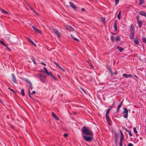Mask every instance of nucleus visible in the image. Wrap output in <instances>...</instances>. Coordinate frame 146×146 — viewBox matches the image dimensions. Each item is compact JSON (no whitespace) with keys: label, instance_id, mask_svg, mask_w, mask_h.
I'll return each instance as SVG.
<instances>
[{"label":"nucleus","instance_id":"46","mask_svg":"<svg viewBox=\"0 0 146 146\" xmlns=\"http://www.w3.org/2000/svg\"><path fill=\"white\" fill-rule=\"evenodd\" d=\"M119 146H122L123 142H119Z\"/></svg>","mask_w":146,"mask_h":146},{"label":"nucleus","instance_id":"19","mask_svg":"<svg viewBox=\"0 0 146 146\" xmlns=\"http://www.w3.org/2000/svg\"><path fill=\"white\" fill-rule=\"evenodd\" d=\"M28 7L32 11H33L34 13L37 14V13L36 12V11L31 6L28 5Z\"/></svg>","mask_w":146,"mask_h":146},{"label":"nucleus","instance_id":"31","mask_svg":"<svg viewBox=\"0 0 146 146\" xmlns=\"http://www.w3.org/2000/svg\"><path fill=\"white\" fill-rule=\"evenodd\" d=\"M24 80L25 82H27L29 85L31 83L30 81H29V80L26 79H24Z\"/></svg>","mask_w":146,"mask_h":146},{"label":"nucleus","instance_id":"47","mask_svg":"<svg viewBox=\"0 0 146 146\" xmlns=\"http://www.w3.org/2000/svg\"><path fill=\"white\" fill-rule=\"evenodd\" d=\"M136 18L137 20V21H139V16L138 15H137L136 16Z\"/></svg>","mask_w":146,"mask_h":146},{"label":"nucleus","instance_id":"52","mask_svg":"<svg viewBox=\"0 0 146 146\" xmlns=\"http://www.w3.org/2000/svg\"><path fill=\"white\" fill-rule=\"evenodd\" d=\"M35 91H33L32 92V93L31 94V95H33V94H35Z\"/></svg>","mask_w":146,"mask_h":146},{"label":"nucleus","instance_id":"29","mask_svg":"<svg viewBox=\"0 0 146 146\" xmlns=\"http://www.w3.org/2000/svg\"><path fill=\"white\" fill-rule=\"evenodd\" d=\"M0 10L1 12L3 14H6L8 13V12L4 9H1Z\"/></svg>","mask_w":146,"mask_h":146},{"label":"nucleus","instance_id":"54","mask_svg":"<svg viewBox=\"0 0 146 146\" xmlns=\"http://www.w3.org/2000/svg\"><path fill=\"white\" fill-rule=\"evenodd\" d=\"M9 89L11 91H12V92H14V90H13L12 89H10V88H9Z\"/></svg>","mask_w":146,"mask_h":146},{"label":"nucleus","instance_id":"41","mask_svg":"<svg viewBox=\"0 0 146 146\" xmlns=\"http://www.w3.org/2000/svg\"><path fill=\"white\" fill-rule=\"evenodd\" d=\"M65 137H68V135L67 134L64 133L63 135Z\"/></svg>","mask_w":146,"mask_h":146},{"label":"nucleus","instance_id":"18","mask_svg":"<svg viewBox=\"0 0 146 146\" xmlns=\"http://www.w3.org/2000/svg\"><path fill=\"white\" fill-rule=\"evenodd\" d=\"M54 63L56 66H57L59 68L62 70L63 71H64V70L58 64L56 63L54 61Z\"/></svg>","mask_w":146,"mask_h":146},{"label":"nucleus","instance_id":"32","mask_svg":"<svg viewBox=\"0 0 146 146\" xmlns=\"http://www.w3.org/2000/svg\"><path fill=\"white\" fill-rule=\"evenodd\" d=\"M139 0V5H140L142 4L143 3H145V1L144 0Z\"/></svg>","mask_w":146,"mask_h":146},{"label":"nucleus","instance_id":"55","mask_svg":"<svg viewBox=\"0 0 146 146\" xmlns=\"http://www.w3.org/2000/svg\"><path fill=\"white\" fill-rule=\"evenodd\" d=\"M85 9L84 8H82V11H85Z\"/></svg>","mask_w":146,"mask_h":146},{"label":"nucleus","instance_id":"49","mask_svg":"<svg viewBox=\"0 0 146 146\" xmlns=\"http://www.w3.org/2000/svg\"><path fill=\"white\" fill-rule=\"evenodd\" d=\"M1 44H3L4 46H6L5 43L4 42H3V41H1Z\"/></svg>","mask_w":146,"mask_h":146},{"label":"nucleus","instance_id":"3","mask_svg":"<svg viewBox=\"0 0 146 146\" xmlns=\"http://www.w3.org/2000/svg\"><path fill=\"white\" fill-rule=\"evenodd\" d=\"M123 109L124 110L123 112V113L124 114L123 117L125 118H127L128 115V110L127 109L125 108H123Z\"/></svg>","mask_w":146,"mask_h":146},{"label":"nucleus","instance_id":"21","mask_svg":"<svg viewBox=\"0 0 146 146\" xmlns=\"http://www.w3.org/2000/svg\"><path fill=\"white\" fill-rule=\"evenodd\" d=\"M138 24L139 28H141L142 24V21H138L137 22Z\"/></svg>","mask_w":146,"mask_h":146},{"label":"nucleus","instance_id":"2","mask_svg":"<svg viewBox=\"0 0 146 146\" xmlns=\"http://www.w3.org/2000/svg\"><path fill=\"white\" fill-rule=\"evenodd\" d=\"M83 137L84 140L88 142H90L93 140V139L91 137L86 135H84Z\"/></svg>","mask_w":146,"mask_h":146},{"label":"nucleus","instance_id":"56","mask_svg":"<svg viewBox=\"0 0 146 146\" xmlns=\"http://www.w3.org/2000/svg\"><path fill=\"white\" fill-rule=\"evenodd\" d=\"M133 76L135 77L136 78H138V77L136 75H134Z\"/></svg>","mask_w":146,"mask_h":146},{"label":"nucleus","instance_id":"26","mask_svg":"<svg viewBox=\"0 0 146 146\" xmlns=\"http://www.w3.org/2000/svg\"><path fill=\"white\" fill-rule=\"evenodd\" d=\"M117 48L118 49L120 52H122L124 49L123 48L119 46L117 47Z\"/></svg>","mask_w":146,"mask_h":146},{"label":"nucleus","instance_id":"34","mask_svg":"<svg viewBox=\"0 0 146 146\" xmlns=\"http://www.w3.org/2000/svg\"><path fill=\"white\" fill-rule=\"evenodd\" d=\"M21 93L23 96H25V93H24V89H22L21 90Z\"/></svg>","mask_w":146,"mask_h":146},{"label":"nucleus","instance_id":"59","mask_svg":"<svg viewBox=\"0 0 146 146\" xmlns=\"http://www.w3.org/2000/svg\"><path fill=\"white\" fill-rule=\"evenodd\" d=\"M30 88H31V89L32 90L33 89V86H30Z\"/></svg>","mask_w":146,"mask_h":146},{"label":"nucleus","instance_id":"24","mask_svg":"<svg viewBox=\"0 0 146 146\" xmlns=\"http://www.w3.org/2000/svg\"><path fill=\"white\" fill-rule=\"evenodd\" d=\"M124 139V136L123 135H121L120 138V142H122V141Z\"/></svg>","mask_w":146,"mask_h":146},{"label":"nucleus","instance_id":"57","mask_svg":"<svg viewBox=\"0 0 146 146\" xmlns=\"http://www.w3.org/2000/svg\"><path fill=\"white\" fill-rule=\"evenodd\" d=\"M117 71H116L114 73V74H117Z\"/></svg>","mask_w":146,"mask_h":146},{"label":"nucleus","instance_id":"61","mask_svg":"<svg viewBox=\"0 0 146 146\" xmlns=\"http://www.w3.org/2000/svg\"><path fill=\"white\" fill-rule=\"evenodd\" d=\"M7 48L8 49V50L9 51H10V49L9 48H8V47H7Z\"/></svg>","mask_w":146,"mask_h":146},{"label":"nucleus","instance_id":"42","mask_svg":"<svg viewBox=\"0 0 146 146\" xmlns=\"http://www.w3.org/2000/svg\"><path fill=\"white\" fill-rule=\"evenodd\" d=\"M29 92H30V90H29V91H28V94H29V96L32 99H33V98L31 97V95L29 93Z\"/></svg>","mask_w":146,"mask_h":146},{"label":"nucleus","instance_id":"12","mask_svg":"<svg viewBox=\"0 0 146 146\" xmlns=\"http://www.w3.org/2000/svg\"><path fill=\"white\" fill-rule=\"evenodd\" d=\"M66 28L69 31H73L74 30V28L70 26H68Z\"/></svg>","mask_w":146,"mask_h":146},{"label":"nucleus","instance_id":"13","mask_svg":"<svg viewBox=\"0 0 146 146\" xmlns=\"http://www.w3.org/2000/svg\"><path fill=\"white\" fill-rule=\"evenodd\" d=\"M32 27L33 28L34 30L37 33L40 34L41 33V31L40 30H39L38 29L34 27L33 26H32Z\"/></svg>","mask_w":146,"mask_h":146},{"label":"nucleus","instance_id":"39","mask_svg":"<svg viewBox=\"0 0 146 146\" xmlns=\"http://www.w3.org/2000/svg\"><path fill=\"white\" fill-rule=\"evenodd\" d=\"M26 38L31 43V42L32 41V40H31L30 38L29 37H27Z\"/></svg>","mask_w":146,"mask_h":146},{"label":"nucleus","instance_id":"27","mask_svg":"<svg viewBox=\"0 0 146 146\" xmlns=\"http://www.w3.org/2000/svg\"><path fill=\"white\" fill-rule=\"evenodd\" d=\"M125 130L126 131L128 132L129 135L130 136H131L133 135L131 133V131H129V130H128V129H125Z\"/></svg>","mask_w":146,"mask_h":146},{"label":"nucleus","instance_id":"14","mask_svg":"<svg viewBox=\"0 0 146 146\" xmlns=\"http://www.w3.org/2000/svg\"><path fill=\"white\" fill-rule=\"evenodd\" d=\"M135 32H130V38L131 39H133L134 38Z\"/></svg>","mask_w":146,"mask_h":146},{"label":"nucleus","instance_id":"6","mask_svg":"<svg viewBox=\"0 0 146 146\" xmlns=\"http://www.w3.org/2000/svg\"><path fill=\"white\" fill-rule=\"evenodd\" d=\"M69 4L70 6L73 8L74 10H76L77 9V7L72 2H70Z\"/></svg>","mask_w":146,"mask_h":146},{"label":"nucleus","instance_id":"63","mask_svg":"<svg viewBox=\"0 0 146 146\" xmlns=\"http://www.w3.org/2000/svg\"><path fill=\"white\" fill-rule=\"evenodd\" d=\"M110 108H113V107L112 106H110Z\"/></svg>","mask_w":146,"mask_h":146},{"label":"nucleus","instance_id":"10","mask_svg":"<svg viewBox=\"0 0 146 146\" xmlns=\"http://www.w3.org/2000/svg\"><path fill=\"white\" fill-rule=\"evenodd\" d=\"M52 30L55 34L57 35L58 36H60L59 33L57 29L54 28H53L52 29Z\"/></svg>","mask_w":146,"mask_h":146},{"label":"nucleus","instance_id":"36","mask_svg":"<svg viewBox=\"0 0 146 146\" xmlns=\"http://www.w3.org/2000/svg\"><path fill=\"white\" fill-rule=\"evenodd\" d=\"M121 11H120L119 12V14L117 15V17L119 19H120V16L121 14Z\"/></svg>","mask_w":146,"mask_h":146},{"label":"nucleus","instance_id":"40","mask_svg":"<svg viewBox=\"0 0 146 146\" xmlns=\"http://www.w3.org/2000/svg\"><path fill=\"white\" fill-rule=\"evenodd\" d=\"M115 0V5L117 4L119 2V0Z\"/></svg>","mask_w":146,"mask_h":146},{"label":"nucleus","instance_id":"15","mask_svg":"<svg viewBox=\"0 0 146 146\" xmlns=\"http://www.w3.org/2000/svg\"><path fill=\"white\" fill-rule=\"evenodd\" d=\"M123 76L124 77L126 78H127L128 77H130L133 76L131 74H127L125 73L123 74Z\"/></svg>","mask_w":146,"mask_h":146},{"label":"nucleus","instance_id":"51","mask_svg":"<svg viewBox=\"0 0 146 146\" xmlns=\"http://www.w3.org/2000/svg\"><path fill=\"white\" fill-rule=\"evenodd\" d=\"M119 132H120V133H121V135H123V133H122V131H121V130H120Z\"/></svg>","mask_w":146,"mask_h":146},{"label":"nucleus","instance_id":"62","mask_svg":"<svg viewBox=\"0 0 146 146\" xmlns=\"http://www.w3.org/2000/svg\"><path fill=\"white\" fill-rule=\"evenodd\" d=\"M0 102H3V101L1 99H0Z\"/></svg>","mask_w":146,"mask_h":146},{"label":"nucleus","instance_id":"25","mask_svg":"<svg viewBox=\"0 0 146 146\" xmlns=\"http://www.w3.org/2000/svg\"><path fill=\"white\" fill-rule=\"evenodd\" d=\"M102 22L104 24L105 23V19L104 17H101L100 18Z\"/></svg>","mask_w":146,"mask_h":146},{"label":"nucleus","instance_id":"1","mask_svg":"<svg viewBox=\"0 0 146 146\" xmlns=\"http://www.w3.org/2000/svg\"><path fill=\"white\" fill-rule=\"evenodd\" d=\"M82 133L86 135H88L92 136L93 135V132L92 131L85 126H84L82 129Z\"/></svg>","mask_w":146,"mask_h":146},{"label":"nucleus","instance_id":"38","mask_svg":"<svg viewBox=\"0 0 146 146\" xmlns=\"http://www.w3.org/2000/svg\"><path fill=\"white\" fill-rule=\"evenodd\" d=\"M133 131H134V132H135V133H137V131L136 130V127H133Z\"/></svg>","mask_w":146,"mask_h":146},{"label":"nucleus","instance_id":"9","mask_svg":"<svg viewBox=\"0 0 146 146\" xmlns=\"http://www.w3.org/2000/svg\"><path fill=\"white\" fill-rule=\"evenodd\" d=\"M130 32H135L134 27L133 24H132L130 25Z\"/></svg>","mask_w":146,"mask_h":146},{"label":"nucleus","instance_id":"50","mask_svg":"<svg viewBox=\"0 0 146 146\" xmlns=\"http://www.w3.org/2000/svg\"><path fill=\"white\" fill-rule=\"evenodd\" d=\"M41 64H42V65H43L44 66H46V64H45L44 63V62H42L41 63Z\"/></svg>","mask_w":146,"mask_h":146},{"label":"nucleus","instance_id":"58","mask_svg":"<svg viewBox=\"0 0 146 146\" xmlns=\"http://www.w3.org/2000/svg\"><path fill=\"white\" fill-rule=\"evenodd\" d=\"M29 87L31 86H32V84L31 83H30V84H29Z\"/></svg>","mask_w":146,"mask_h":146},{"label":"nucleus","instance_id":"48","mask_svg":"<svg viewBox=\"0 0 146 146\" xmlns=\"http://www.w3.org/2000/svg\"><path fill=\"white\" fill-rule=\"evenodd\" d=\"M33 62L35 64H36V63L35 61L34 60H33Z\"/></svg>","mask_w":146,"mask_h":146},{"label":"nucleus","instance_id":"28","mask_svg":"<svg viewBox=\"0 0 146 146\" xmlns=\"http://www.w3.org/2000/svg\"><path fill=\"white\" fill-rule=\"evenodd\" d=\"M111 110L110 108H109L107 110L106 113V115H109V113H110V110Z\"/></svg>","mask_w":146,"mask_h":146},{"label":"nucleus","instance_id":"22","mask_svg":"<svg viewBox=\"0 0 146 146\" xmlns=\"http://www.w3.org/2000/svg\"><path fill=\"white\" fill-rule=\"evenodd\" d=\"M134 43L138 45L139 44V41H138V39H137L136 38H135L134 39Z\"/></svg>","mask_w":146,"mask_h":146},{"label":"nucleus","instance_id":"11","mask_svg":"<svg viewBox=\"0 0 146 146\" xmlns=\"http://www.w3.org/2000/svg\"><path fill=\"white\" fill-rule=\"evenodd\" d=\"M52 116L56 120L59 121V119L58 116L56 115V114L54 112H52Z\"/></svg>","mask_w":146,"mask_h":146},{"label":"nucleus","instance_id":"35","mask_svg":"<svg viewBox=\"0 0 146 146\" xmlns=\"http://www.w3.org/2000/svg\"><path fill=\"white\" fill-rule=\"evenodd\" d=\"M142 40V41L143 42L145 43L146 44V38H145L143 37Z\"/></svg>","mask_w":146,"mask_h":146},{"label":"nucleus","instance_id":"45","mask_svg":"<svg viewBox=\"0 0 146 146\" xmlns=\"http://www.w3.org/2000/svg\"><path fill=\"white\" fill-rule=\"evenodd\" d=\"M31 43L33 45L35 46H36V44L34 43V42L33 41L31 42Z\"/></svg>","mask_w":146,"mask_h":146},{"label":"nucleus","instance_id":"20","mask_svg":"<svg viewBox=\"0 0 146 146\" xmlns=\"http://www.w3.org/2000/svg\"><path fill=\"white\" fill-rule=\"evenodd\" d=\"M106 119L107 122L108 123H109L110 122V117H109V115H106Z\"/></svg>","mask_w":146,"mask_h":146},{"label":"nucleus","instance_id":"7","mask_svg":"<svg viewBox=\"0 0 146 146\" xmlns=\"http://www.w3.org/2000/svg\"><path fill=\"white\" fill-rule=\"evenodd\" d=\"M107 68L108 70H109V72L111 74V76H112L113 74V73L111 67L110 66L108 65L107 66Z\"/></svg>","mask_w":146,"mask_h":146},{"label":"nucleus","instance_id":"16","mask_svg":"<svg viewBox=\"0 0 146 146\" xmlns=\"http://www.w3.org/2000/svg\"><path fill=\"white\" fill-rule=\"evenodd\" d=\"M114 28L115 31L116 32L117 31V26L116 21H115V22L114 23Z\"/></svg>","mask_w":146,"mask_h":146},{"label":"nucleus","instance_id":"17","mask_svg":"<svg viewBox=\"0 0 146 146\" xmlns=\"http://www.w3.org/2000/svg\"><path fill=\"white\" fill-rule=\"evenodd\" d=\"M139 14L142 16L145 17L146 16V13L144 11H141L139 12Z\"/></svg>","mask_w":146,"mask_h":146},{"label":"nucleus","instance_id":"23","mask_svg":"<svg viewBox=\"0 0 146 146\" xmlns=\"http://www.w3.org/2000/svg\"><path fill=\"white\" fill-rule=\"evenodd\" d=\"M120 37L118 36H117L115 39V40L116 42H118L120 40Z\"/></svg>","mask_w":146,"mask_h":146},{"label":"nucleus","instance_id":"43","mask_svg":"<svg viewBox=\"0 0 146 146\" xmlns=\"http://www.w3.org/2000/svg\"><path fill=\"white\" fill-rule=\"evenodd\" d=\"M127 146H133V145L132 144L129 143L128 144Z\"/></svg>","mask_w":146,"mask_h":146},{"label":"nucleus","instance_id":"30","mask_svg":"<svg viewBox=\"0 0 146 146\" xmlns=\"http://www.w3.org/2000/svg\"><path fill=\"white\" fill-rule=\"evenodd\" d=\"M110 39L112 42H114L115 40V37L113 36H111Z\"/></svg>","mask_w":146,"mask_h":146},{"label":"nucleus","instance_id":"37","mask_svg":"<svg viewBox=\"0 0 146 146\" xmlns=\"http://www.w3.org/2000/svg\"><path fill=\"white\" fill-rule=\"evenodd\" d=\"M71 36L72 38H73V39L77 41H78V39H77L76 38H75L73 37V36L72 35H71Z\"/></svg>","mask_w":146,"mask_h":146},{"label":"nucleus","instance_id":"33","mask_svg":"<svg viewBox=\"0 0 146 146\" xmlns=\"http://www.w3.org/2000/svg\"><path fill=\"white\" fill-rule=\"evenodd\" d=\"M123 101H122L118 105L117 108L118 109H119L121 106L122 105V104H123Z\"/></svg>","mask_w":146,"mask_h":146},{"label":"nucleus","instance_id":"5","mask_svg":"<svg viewBox=\"0 0 146 146\" xmlns=\"http://www.w3.org/2000/svg\"><path fill=\"white\" fill-rule=\"evenodd\" d=\"M44 72L48 76L52 75V74L51 72H49L45 67L43 68Z\"/></svg>","mask_w":146,"mask_h":146},{"label":"nucleus","instance_id":"53","mask_svg":"<svg viewBox=\"0 0 146 146\" xmlns=\"http://www.w3.org/2000/svg\"><path fill=\"white\" fill-rule=\"evenodd\" d=\"M119 109H118V108H117V113H118V112L119 111Z\"/></svg>","mask_w":146,"mask_h":146},{"label":"nucleus","instance_id":"60","mask_svg":"<svg viewBox=\"0 0 146 146\" xmlns=\"http://www.w3.org/2000/svg\"><path fill=\"white\" fill-rule=\"evenodd\" d=\"M90 66H91V67L92 68H94V66H93V65H91Z\"/></svg>","mask_w":146,"mask_h":146},{"label":"nucleus","instance_id":"64","mask_svg":"<svg viewBox=\"0 0 146 146\" xmlns=\"http://www.w3.org/2000/svg\"><path fill=\"white\" fill-rule=\"evenodd\" d=\"M58 77L60 78V76L58 75Z\"/></svg>","mask_w":146,"mask_h":146},{"label":"nucleus","instance_id":"8","mask_svg":"<svg viewBox=\"0 0 146 146\" xmlns=\"http://www.w3.org/2000/svg\"><path fill=\"white\" fill-rule=\"evenodd\" d=\"M12 76V80L13 82L15 84H17V81L16 79L13 74H11Z\"/></svg>","mask_w":146,"mask_h":146},{"label":"nucleus","instance_id":"44","mask_svg":"<svg viewBox=\"0 0 146 146\" xmlns=\"http://www.w3.org/2000/svg\"><path fill=\"white\" fill-rule=\"evenodd\" d=\"M52 78H53L55 80H57V79L56 78L54 77V76H53V75L52 74V75H50Z\"/></svg>","mask_w":146,"mask_h":146},{"label":"nucleus","instance_id":"4","mask_svg":"<svg viewBox=\"0 0 146 146\" xmlns=\"http://www.w3.org/2000/svg\"><path fill=\"white\" fill-rule=\"evenodd\" d=\"M39 77L41 81H42L43 83L45 82V79L46 78V76L45 75H43L42 74H40Z\"/></svg>","mask_w":146,"mask_h":146}]
</instances>
